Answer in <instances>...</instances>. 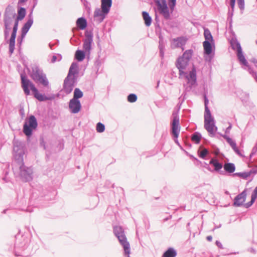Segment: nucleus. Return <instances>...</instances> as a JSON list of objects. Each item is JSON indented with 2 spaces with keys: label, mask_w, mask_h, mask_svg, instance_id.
Returning <instances> with one entry per match:
<instances>
[{
  "label": "nucleus",
  "mask_w": 257,
  "mask_h": 257,
  "mask_svg": "<svg viewBox=\"0 0 257 257\" xmlns=\"http://www.w3.org/2000/svg\"><path fill=\"white\" fill-rule=\"evenodd\" d=\"M157 6L160 14H162L165 19L169 20L170 14L167 6L166 0H153Z\"/></svg>",
  "instance_id": "nucleus-12"
},
{
  "label": "nucleus",
  "mask_w": 257,
  "mask_h": 257,
  "mask_svg": "<svg viewBox=\"0 0 257 257\" xmlns=\"http://www.w3.org/2000/svg\"><path fill=\"white\" fill-rule=\"evenodd\" d=\"M4 16H12L13 18H15L16 14L14 13V10L12 6L9 5L6 9Z\"/></svg>",
  "instance_id": "nucleus-32"
},
{
  "label": "nucleus",
  "mask_w": 257,
  "mask_h": 257,
  "mask_svg": "<svg viewBox=\"0 0 257 257\" xmlns=\"http://www.w3.org/2000/svg\"><path fill=\"white\" fill-rule=\"evenodd\" d=\"M198 153L200 158L205 159L206 156L209 154V151L207 149L204 148L202 151L198 152Z\"/></svg>",
  "instance_id": "nucleus-38"
},
{
  "label": "nucleus",
  "mask_w": 257,
  "mask_h": 257,
  "mask_svg": "<svg viewBox=\"0 0 257 257\" xmlns=\"http://www.w3.org/2000/svg\"><path fill=\"white\" fill-rule=\"evenodd\" d=\"M164 50H159L160 56L162 58H163L164 56Z\"/></svg>",
  "instance_id": "nucleus-58"
},
{
  "label": "nucleus",
  "mask_w": 257,
  "mask_h": 257,
  "mask_svg": "<svg viewBox=\"0 0 257 257\" xmlns=\"http://www.w3.org/2000/svg\"><path fill=\"white\" fill-rule=\"evenodd\" d=\"M86 38L84 40L83 48L88 54L91 49V44L93 42V34L91 31H86L85 33Z\"/></svg>",
  "instance_id": "nucleus-13"
},
{
  "label": "nucleus",
  "mask_w": 257,
  "mask_h": 257,
  "mask_svg": "<svg viewBox=\"0 0 257 257\" xmlns=\"http://www.w3.org/2000/svg\"><path fill=\"white\" fill-rule=\"evenodd\" d=\"M251 196V197H253L254 198L256 199V198H257V186L254 188Z\"/></svg>",
  "instance_id": "nucleus-47"
},
{
  "label": "nucleus",
  "mask_w": 257,
  "mask_h": 257,
  "mask_svg": "<svg viewBox=\"0 0 257 257\" xmlns=\"http://www.w3.org/2000/svg\"><path fill=\"white\" fill-rule=\"evenodd\" d=\"M238 6L242 13L244 9V0H237Z\"/></svg>",
  "instance_id": "nucleus-41"
},
{
  "label": "nucleus",
  "mask_w": 257,
  "mask_h": 257,
  "mask_svg": "<svg viewBox=\"0 0 257 257\" xmlns=\"http://www.w3.org/2000/svg\"><path fill=\"white\" fill-rule=\"evenodd\" d=\"M142 16L145 21V25L147 27H149L151 25L152 22L151 17L149 15V14L148 12L145 11H143L142 12Z\"/></svg>",
  "instance_id": "nucleus-23"
},
{
  "label": "nucleus",
  "mask_w": 257,
  "mask_h": 257,
  "mask_svg": "<svg viewBox=\"0 0 257 257\" xmlns=\"http://www.w3.org/2000/svg\"><path fill=\"white\" fill-rule=\"evenodd\" d=\"M227 21L229 23V28H231L232 27V17H227Z\"/></svg>",
  "instance_id": "nucleus-54"
},
{
  "label": "nucleus",
  "mask_w": 257,
  "mask_h": 257,
  "mask_svg": "<svg viewBox=\"0 0 257 257\" xmlns=\"http://www.w3.org/2000/svg\"><path fill=\"white\" fill-rule=\"evenodd\" d=\"M233 12H234V10H231V11L229 10L227 17H232L233 15Z\"/></svg>",
  "instance_id": "nucleus-55"
},
{
  "label": "nucleus",
  "mask_w": 257,
  "mask_h": 257,
  "mask_svg": "<svg viewBox=\"0 0 257 257\" xmlns=\"http://www.w3.org/2000/svg\"><path fill=\"white\" fill-rule=\"evenodd\" d=\"M57 57L56 56L53 55L52 57L51 63H55L57 60Z\"/></svg>",
  "instance_id": "nucleus-60"
},
{
  "label": "nucleus",
  "mask_w": 257,
  "mask_h": 257,
  "mask_svg": "<svg viewBox=\"0 0 257 257\" xmlns=\"http://www.w3.org/2000/svg\"><path fill=\"white\" fill-rule=\"evenodd\" d=\"M22 87L25 94L27 95L30 94L29 88L34 93V97L40 101L48 100L49 98L45 95L40 93L35 85L27 78L25 73L21 74Z\"/></svg>",
  "instance_id": "nucleus-2"
},
{
  "label": "nucleus",
  "mask_w": 257,
  "mask_h": 257,
  "mask_svg": "<svg viewBox=\"0 0 257 257\" xmlns=\"http://www.w3.org/2000/svg\"><path fill=\"white\" fill-rule=\"evenodd\" d=\"M83 96V92L79 88H76L74 89L73 98L72 99L79 100V99L82 98Z\"/></svg>",
  "instance_id": "nucleus-31"
},
{
  "label": "nucleus",
  "mask_w": 257,
  "mask_h": 257,
  "mask_svg": "<svg viewBox=\"0 0 257 257\" xmlns=\"http://www.w3.org/2000/svg\"><path fill=\"white\" fill-rule=\"evenodd\" d=\"M233 176H236L241 177L244 179H246L249 176V174L247 172H243L240 173H235L233 174Z\"/></svg>",
  "instance_id": "nucleus-34"
},
{
  "label": "nucleus",
  "mask_w": 257,
  "mask_h": 257,
  "mask_svg": "<svg viewBox=\"0 0 257 257\" xmlns=\"http://www.w3.org/2000/svg\"><path fill=\"white\" fill-rule=\"evenodd\" d=\"M223 167L224 170L229 173H232L235 170V165L232 163H225Z\"/></svg>",
  "instance_id": "nucleus-26"
},
{
  "label": "nucleus",
  "mask_w": 257,
  "mask_h": 257,
  "mask_svg": "<svg viewBox=\"0 0 257 257\" xmlns=\"http://www.w3.org/2000/svg\"><path fill=\"white\" fill-rule=\"evenodd\" d=\"M257 153V145H255V146L253 147L251 150V152L250 154L249 155V158L250 159L251 158V157L255 155Z\"/></svg>",
  "instance_id": "nucleus-42"
},
{
  "label": "nucleus",
  "mask_w": 257,
  "mask_h": 257,
  "mask_svg": "<svg viewBox=\"0 0 257 257\" xmlns=\"http://www.w3.org/2000/svg\"><path fill=\"white\" fill-rule=\"evenodd\" d=\"M17 30V27H13L12 33L9 40V53L10 55L14 53L15 49V42Z\"/></svg>",
  "instance_id": "nucleus-17"
},
{
  "label": "nucleus",
  "mask_w": 257,
  "mask_h": 257,
  "mask_svg": "<svg viewBox=\"0 0 257 257\" xmlns=\"http://www.w3.org/2000/svg\"><path fill=\"white\" fill-rule=\"evenodd\" d=\"M215 243L216 244V245L220 248H223V246H222V245L221 244V243L218 241V240H216V242H215Z\"/></svg>",
  "instance_id": "nucleus-52"
},
{
  "label": "nucleus",
  "mask_w": 257,
  "mask_h": 257,
  "mask_svg": "<svg viewBox=\"0 0 257 257\" xmlns=\"http://www.w3.org/2000/svg\"><path fill=\"white\" fill-rule=\"evenodd\" d=\"M193 51L192 49L186 50L181 57H179L176 62V66L179 70L180 75H186L185 78L188 80V83L190 84V90L192 87L196 85V71L194 65H193L192 69L189 73V75L185 72V70L188 65L189 61L193 55Z\"/></svg>",
  "instance_id": "nucleus-1"
},
{
  "label": "nucleus",
  "mask_w": 257,
  "mask_h": 257,
  "mask_svg": "<svg viewBox=\"0 0 257 257\" xmlns=\"http://www.w3.org/2000/svg\"><path fill=\"white\" fill-rule=\"evenodd\" d=\"M247 70L248 72L254 78L255 81L257 82V75L256 73L254 72L253 69L248 65Z\"/></svg>",
  "instance_id": "nucleus-40"
},
{
  "label": "nucleus",
  "mask_w": 257,
  "mask_h": 257,
  "mask_svg": "<svg viewBox=\"0 0 257 257\" xmlns=\"http://www.w3.org/2000/svg\"><path fill=\"white\" fill-rule=\"evenodd\" d=\"M38 126V122L36 117L31 115L28 119V121H26L23 125V131L24 134L27 136L28 140L32 136L33 130L37 128Z\"/></svg>",
  "instance_id": "nucleus-10"
},
{
  "label": "nucleus",
  "mask_w": 257,
  "mask_h": 257,
  "mask_svg": "<svg viewBox=\"0 0 257 257\" xmlns=\"http://www.w3.org/2000/svg\"><path fill=\"white\" fill-rule=\"evenodd\" d=\"M173 120L171 123V134L172 135L175 143L179 147L181 146L178 142V138L180 131L179 125V117L178 112L173 111L172 113Z\"/></svg>",
  "instance_id": "nucleus-11"
},
{
  "label": "nucleus",
  "mask_w": 257,
  "mask_h": 257,
  "mask_svg": "<svg viewBox=\"0 0 257 257\" xmlns=\"http://www.w3.org/2000/svg\"><path fill=\"white\" fill-rule=\"evenodd\" d=\"M255 169H252L250 170L249 171L247 172L249 174V176L252 174H257V166H255Z\"/></svg>",
  "instance_id": "nucleus-44"
},
{
  "label": "nucleus",
  "mask_w": 257,
  "mask_h": 257,
  "mask_svg": "<svg viewBox=\"0 0 257 257\" xmlns=\"http://www.w3.org/2000/svg\"><path fill=\"white\" fill-rule=\"evenodd\" d=\"M165 44H159V50H165Z\"/></svg>",
  "instance_id": "nucleus-57"
},
{
  "label": "nucleus",
  "mask_w": 257,
  "mask_h": 257,
  "mask_svg": "<svg viewBox=\"0 0 257 257\" xmlns=\"http://www.w3.org/2000/svg\"><path fill=\"white\" fill-rule=\"evenodd\" d=\"M237 56L240 63L245 66H248V62L243 54L241 47L239 42H236Z\"/></svg>",
  "instance_id": "nucleus-18"
},
{
  "label": "nucleus",
  "mask_w": 257,
  "mask_h": 257,
  "mask_svg": "<svg viewBox=\"0 0 257 257\" xmlns=\"http://www.w3.org/2000/svg\"><path fill=\"white\" fill-rule=\"evenodd\" d=\"M113 231L120 244L123 246L124 254L127 255V257H130V243L127 241L124 229L120 226H115L113 227Z\"/></svg>",
  "instance_id": "nucleus-7"
},
{
  "label": "nucleus",
  "mask_w": 257,
  "mask_h": 257,
  "mask_svg": "<svg viewBox=\"0 0 257 257\" xmlns=\"http://www.w3.org/2000/svg\"><path fill=\"white\" fill-rule=\"evenodd\" d=\"M255 199V198L251 196V200L246 203L243 204V206L246 208H248L254 203Z\"/></svg>",
  "instance_id": "nucleus-39"
},
{
  "label": "nucleus",
  "mask_w": 257,
  "mask_h": 257,
  "mask_svg": "<svg viewBox=\"0 0 257 257\" xmlns=\"http://www.w3.org/2000/svg\"><path fill=\"white\" fill-rule=\"evenodd\" d=\"M233 151L239 156H242V155L241 154V153H240V151L239 150V149L237 148V147H236V145L235 146V147H233L232 148Z\"/></svg>",
  "instance_id": "nucleus-45"
},
{
  "label": "nucleus",
  "mask_w": 257,
  "mask_h": 257,
  "mask_svg": "<svg viewBox=\"0 0 257 257\" xmlns=\"http://www.w3.org/2000/svg\"><path fill=\"white\" fill-rule=\"evenodd\" d=\"M169 4V8H170V9L171 11V13H172L173 12V11L174 10V8L176 6V4Z\"/></svg>",
  "instance_id": "nucleus-50"
},
{
  "label": "nucleus",
  "mask_w": 257,
  "mask_h": 257,
  "mask_svg": "<svg viewBox=\"0 0 257 257\" xmlns=\"http://www.w3.org/2000/svg\"><path fill=\"white\" fill-rule=\"evenodd\" d=\"M76 25L80 30H84L87 27V21L83 17L79 18L76 21Z\"/></svg>",
  "instance_id": "nucleus-21"
},
{
  "label": "nucleus",
  "mask_w": 257,
  "mask_h": 257,
  "mask_svg": "<svg viewBox=\"0 0 257 257\" xmlns=\"http://www.w3.org/2000/svg\"><path fill=\"white\" fill-rule=\"evenodd\" d=\"M203 46L204 48V54L209 56V61H210L212 58V56H211L210 55L213 51V46L214 47V44H213L211 42H209L208 41H204L203 42Z\"/></svg>",
  "instance_id": "nucleus-19"
},
{
  "label": "nucleus",
  "mask_w": 257,
  "mask_h": 257,
  "mask_svg": "<svg viewBox=\"0 0 257 257\" xmlns=\"http://www.w3.org/2000/svg\"><path fill=\"white\" fill-rule=\"evenodd\" d=\"M187 40V38L183 36L174 38L172 39L171 48L173 49L181 48L182 50H184L183 46L185 45Z\"/></svg>",
  "instance_id": "nucleus-14"
},
{
  "label": "nucleus",
  "mask_w": 257,
  "mask_h": 257,
  "mask_svg": "<svg viewBox=\"0 0 257 257\" xmlns=\"http://www.w3.org/2000/svg\"><path fill=\"white\" fill-rule=\"evenodd\" d=\"M221 136L226 140V142L230 145L231 147L232 148L233 147H235L236 145L235 141H233L230 137H229L227 135H221Z\"/></svg>",
  "instance_id": "nucleus-33"
},
{
  "label": "nucleus",
  "mask_w": 257,
  "mask_h": 257,
  "mask_svg": "<svg viewBox=\"0 0 257 257\" xmlns=\"http://www.w3.org/2000/svg\"><path fill=\"white\" fill-rule=\"evenodd\" d=\"M20 20H18V19L16 18V19L15 20V23L14 27L18 28V25H19V21Z\"/></svg>",
  "instance_id": "nucleus-59"
},
{
  "label": "nucleus",
  "mask_w": 257,
  "mask_h": 257,
  "mask_svg": "<svg viewBox=\"0 0 257 257\" xmlns=\"http://www.w3.org/2000/svg\"><path fill=\"white\" fill-rule=\"evenodd\" d=\"M204 36L205 39V41H208L209 42H211L213 44H214L213 37L210 31L207 28L204 29Z\"/></svg>",
  "instance_id": "nucleus-28"
},
{
  "label": "nucleus",
  "mask_w": 257,
  "mask_h": 257,
  "mask_svg": "<svg viewBox=\"0 0 257 257\" xmlns=\"http://www.w3.org/2000/svg\"><path fill=\"white\" fill-rule=\"evenodd\" d=\"M26 10L23 7H20L18 9V16L17 18L18 20H22L26 16Z\"/></svg>",
  "instance_id": "nucleus-29"
},
{
  "label": "nucleus",
  "mask_w": 257,
  "mask_h": 257,
  "mask_svg": "<svg viewBox=\"0 0 257 257\" xmlns=\"http://www.w3.org/2000/svg\"><path fill=\"white\" fill-rule=\"evenodd\" d=\"M39 143H40V146L41 147H42L44 150L46 149V143L45 141L44 137L43 135H41L40 136L39 138Z\"/></svg>",
  "instance_id": "nucleus-37"
},
{
  "label": "nucleus",
  "mask_w": 257,
  "mask_h": 257,
  "mask_svg": "<svg viewBox=\"0 0 257 257\" xmlns=\"http://www.w3.org/2000/svg\"><path fill=\"white\" fill-rule=\"evenodd\" d=\"M246 190L245 189L235 197L233 206L235 207H240L242 206L246 200Z\"/></svg>",
  "instance_id": "nucleus-15"
},
{
  "label": "nucleus",
  "mask_w": 257,
  "mask_h": 257,
  "mask_svg": "<svg viewBox=\"0 0 257 257\" xmlns=\"http://www.w3.org/2000/svg\"><path fill=\"white\" fill-rule=\"evenodd\" d=\"M203 97L204 100L205 105L204 128L207 131V132L209 133L214 136V127L215 128V131L217 130V128L215 125L214 118L212 116L211 112L208 108V105L209 103V100L206 93L204 94Z\"/></svg>",
  "instance_id": "nucleus-5"
},
{
  "label": "nucleus",
  "mask_w": 257,
  "mask_h": 257,
  "mask_svg": "<svg viewBox=\"0 0 257 257\" xmlns=\"http://www.w3.org/2000/svg\"><path fill=\"white\" fill-rule=\"evenodd\" d=\"M30 77L35 82H40L44 86H48L49 81L47 79L46 75L43 73L42 70L39 67L35 65L32 67V72L30 74Z\"/></svg>",
  "instance_id": "nucleus-8"
},
{
  "label": "nucleus",
  "mask_w": 257,
  "mask_h": 257,
  "mask_svg": "<svg viewBox=\"0 0 257 257\" xmlns=\"http://www.w3.org/2000/svg\"><path fill=\"white\" fill-rule=\"evenodd\" d=\"M202 136L199 132L194 133L191 137V140L196 144H199L200 142Z\"/></svg>",
  "instance_id": "nucleus-30"
},
{
  "label": "nucleus",
  "mask_w": 257,
  "mask_h": 257,
  "mask_svg": "<svg viewBox=\"0 0 257 257\" xmlns=\"http://www.w3.org/2000/svg\"><path fill=\"white\" fill-rule=\"evenodd\" d=\"M251 62H253L254 64V66L256 67L257 68V60L255 58H252L251 59Z\"/></svg>",
  "instance_id": "nucleus-61"
},
{
  "label": "nucleus",
  "mask_w": 257,
  "mask_h": 257,
  "mask_svg": "<svg viewBox=\"0 0 257 257\" xmlns=\"http://www.w3.org/2000/svg\"><path fill=\"white\" fill-rule=\"evenodd\" d=\"M165 43H166V42L164 40V38L159 39V44H165Z\"/></svg>",
  "instance_id": "nucleus-62"
},
{
  "label": "nucleus",
  "mask_w": 257,
  "mask_h": 257,
  "mask_svg": "<svg viewBox=\"0 0 257 257\" xmlns=\"http://www.w3.org/2000/svg\"><path fill=\"white\" fill-rule=\"evenodd\" d=\"M85 52L81 50H77L75 54V59L79 62L82 61L85 58Z\"/></svg>",
  "instance_id": "nucleus-25"
},
{
  "label": "nucleus",
  "mask_w": 257,
  "mask_h": 257,
  "mask_svg": "<svg viewBox=\"0 0 257 257\" xmlns=\"http://www.w3.org/2000/svg\"><path fill=\"white\" fill-rule=\"evenodd\" d=\"M96 131L98 133H102L105 131V125L100 122L96 124Z\"/></svg>",
  "instance_id": "nucleus-36"
},
{
  "label": "nucleus",
  "mask_w": 257,
  "mask_h": 257,
  "mask_svg": "<svg viewBox=\"0 0 257 257\" xmlns=\"http://www.w3.org/2000/svg\"><path fill=\"white\" fill-rule=\"evenodd\" d=\"M20 115L23 117L25 115V112H24V109L23 107H22L20 108Z\"/></svg>",
  "instance_id": "nucleus-56"
},
{
  "label": "nucleus",
  "mask_w": 257,
  "mask_h": 257,
  "mask_svg": "<svg viewBox=\"0 0 257 257\" xmlns=\"http://www.w3.org/2000/svg\"><path fill=\"white\" fill-rule=\"evenodd\" d=\"M236 0H230V6L231 10H234Z\"/></svg>",
  "instance_id": "nucleus-48"
},
{
  "label": "nucleus",
  "mask_w": 257,
  "mask_h": 257,
  "mask_svg": "<svg viewBox=\"0 0 257 257\" xmlns=\"http://www.w3.org/2000/svg\"><path fill=\"white\" fill-rule=\"evenodd\" d=\"M236 42H238L237 41H235L234 42H231V45L232 49L234 50L236 49Z\"/></svg>",
  "instance_id": "nucleus-49"
},
{
  "label": "nucleus",
  "mask_w": 257,
  "mask_h": 257,
  "mask_svg": "<svg viewBox=\"0 0 257 257\" xmlns=\"http://www.w3.org/2000/svg\"><path fill=\"white\" fill-rule=\"evenodd\" d=\"M10 31V30H9V29H6L5 28L4 36H5V39H7L8 38V37H9Z\"/></svg>",
  "instance_id": "nucleus-43"
},
{
  "label": "nucleus",
  "mask_w": 257,
  "mask_h": 257,
  "mask_svg": "<svg viewBox=\"0 0 257 257\" xmlns=\"http://www.w3.org/2000/svg\"><path fill=\"white\" fill-rule=\"evenodd\" d=\"M177 254V251L174 248L169 247L164 252L162 257H176Z\"/></svg>",
  "instance_id": "nucleus-24"
},
{
  "label": "nucleus",
  "mask_w": 257,
  "mask_h": 257,
  "mask_svg": "<svg viewBox=\"0 0 257 257\" xmlns=\"http://www.w3.org/2000/svg\"><path fill=\"white\" fill-rule=\"evenodd\" d=\"M69 108L71 113H78L81 108V104L80 100L71 99L69 103Z\"/></svg>",
  "instance_id": "nucleus-16"
},
{
  "label": "nucleus",
  "mask_w": 257,
  "mask_h": 257,
  "mask_svg": "<svg viewBox=\"0 0 257 257\" xmlns=\"http://www.w3.org/2000/svg\"><path fill=\"white\" fill-rule=\"evenodd\" d=\"M209 164L214 166V170L217 172L219 171L223 167L222 164L219 162L217 159L215 158L211 159Z\"/></svg>",
  "instance_id": "nucleus-22"
},
{
  "label": "nucleus",
  "mask_w": 257,
  "mask_h": 257,
  "mask_svg": "<svg viewBox=\"0 0 257 257\" xmlns=\"http://www.w3.org/2000/svg\"><path fill=\"white\" fill-rule=\"evenodd\" d=\"M137 98L138 97L136 94L131 93L127 96V99L128 102L132 103L136 102L137 100Z\"/></svg>",
  "instance_id": "nucleus-35"
},
{
  "label": "nucleus",
  "mask_w": 257,
  "mask_h": 257,
  "mask_svg": "<svg viewBox=\"0 0 257 257\" xmlns=\"http://www.w3.org/2000/svg\"><path fill=\"white\" fill-rule=\"evenodd\" d=\"M157 34L158 36V38H159V39H162V38H163V36H162V32H161V30H160L158 32H157Z\"/></svg>",
  "instance_id": "nucleus-53"
},
{
  "label": "nucleus",
  "mask_w": 257,
  "mask_h": 257,
  "mask_svg": "<svg viewBox=\"0 0 257 257\" xmlns=\"http://www.w3.org/2000/svg\"><path fill=\"white\" fill-rule=\"evenodd\" d=\"M13 17L10 16H4V22L5 28L11 30L10 25L13 21Z\"/></svg>",
  "instance_id": "nucleus-27"
},
{
  "label": "nucleus",
  "mask_w": 257,
  "mask_h": 257,
  "mask_svg": "<svg viewBox=\"0 0 257 257\" xmlns=\"http://www.w3.org/2000/svg\"><path fill=\"white\" fill-rule=\"evenodd\" d=\"M101 9L96 8L94 12V18L98 23H101L105 16L109 12L112 5V0H101Z\"/></svg>",
  "instance_id": "nucleus-6"
},
{
  "label": "nucleus",
  "mask_w": 257,
  "mask_h": 257,
  "mask_svg": "<svg viewBox=\"0 0 257 257\" xmlns=\"http://www.w3.org/2000/svg\"><path fill=\"white\" fill-rule=\"evenodd\" d=\"M28 21H30L31 22H33V14L32 13H30V14H29Z\"/></svg>",
  "instance_id": "nucleus-51"
},
{
  "label": "nucleus",
  "mask_w": 257,
  "mask_h": 257,
  "mask_svg": "<svg viewBox=\"0 0 257 257\" xmlns=\"http://www.w3.org/2000/svg\"><path fill=\"white\" fill-rule=\"evenodd\" d=\"M78 73V64L76 62H73L64 81L62 90L66 94H69L72 91L74 86V75Z\"/></svg>",
  "instance_id": "nucleus-4"
},
{
  "label": "nucleus",
  "mask_w": 257,
  "mask_h": 257,
  "mask_svg": "<svg viewBox=\"0 0 257 257\" xmlns=\"http://www.w3.org/2000/svg\"><path fill=\"white\" fill-rule=\"evenodd\" d=\"M33 24V22H31L30 21H27V22L24 25L21 31L22 38H24L25 37Z\"/></svg>",
  "instance_id": "nucleus-20"
},
{
  "label": "nucleus",
  "mask_w": 257,
  "mask_h": 257,
  "mask_svg": "<svg viewBox=\"0 0 257 257\" xmlns=\"http://www.w3.org/2000/svg\"><path fill=\"white\" fill-rule=\"evenodd\" d=\"M206 239L208 241H211L212 240V237L211 235H209L206 237Z\"/></svg>",
  "instance_id": "nucleus-64"
},
{
  "label": "nucleus",
  "mask_w": 257,
  "mask_h": 257,
  "mask_svg": "<svg viewBox=\"0 0 257 257\" xmlns=\"http://www.w3.org/2000/svg\"><path fill=\"white\" fill-rule=\"evenodd\" d=\"M12 169L15 174L19 170V176L23 182H27L33 180V169L31 167L25 165L24 160L14 162L12 164Z\"/></svg>",
  "instance_id": "nucleus-3"
},
{
  "label": "nucleus",
  "mask_w": 257,
  "mask_h": 257,
  "mask_svg": "<svg viewBox=\"0 0 257 257\" xmlns=\"http://www.w3.org/2000/svg\"><path fill=\"white\" fill-rule=\"evenodd\" d=\"M25 151V144L19 140L13 141V151L14 162H17L24 160Z\"/></svg>",
  "instance_id": "nucleus-9"
},
{
  "label": "nucleus",
  "mask_w": 257,
  "mask_h": 257,
  "mask_svg": "<svg viewBox=\"0 0 257 257\" xmlns=\"http://www.w3.org/2000/svg\"><path fill=\"white\" fill-rule=\"evenodd\" d=\"M232 124L231 123L229 122V126L226 128L225 131V135L229 134L230 133V131L231 129Z\"/></svg>",
  "instance_id": "nucleus-46"
},
{
  "label": "nucleus",
  "mask_w": 257,
  "mask_h": 257,
  "mask_svg": "<svg viewBox=\"0 0 257 257\" xmlns=\"http://www.w3.org/2000/svg\"><path fill=\"white\" fill-rule=\"evenodd\" d=\"M24 38H22V37L21 36V38L20 39V38H18L17 41H18V44H19L20 46L22 44V41H23V39Z\"/></svg>",
  "instance_id": "nucleus-63"
}]
</instances>
